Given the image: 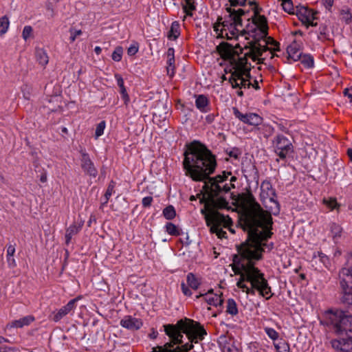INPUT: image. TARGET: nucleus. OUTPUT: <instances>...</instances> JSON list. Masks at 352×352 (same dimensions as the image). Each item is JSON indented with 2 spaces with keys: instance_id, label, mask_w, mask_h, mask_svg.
Returning a JSON list of instances; mask_svg holds the SVG:
<instances>
[{
  "instance_id": "nucleus-22",
  "label": "nucleus",
  "mask_w": 352,
  "mask_h": 352,
  "mask_svg": "<svg viewBox=\"0 0 352 352\" xmlns=\"http://www.w3.org/2000/svg\"><path fill=\"white\" fill-rule=\"evenodd\" d=\"M115 78L116 80L117 85L120 88V94H121V97H122V100H124V104H127L128 102H129L130 98H129V96L126 91V87L124 86L123 78L122 77V76L120 74H116Z\"/></svg>"
},
{
  "instance_id": "nucleus-15",
  "label": "nucleus",
  "mask_w": 352,
  "mask_h": 352,
  "mask_svg": "<svg viewBox=\"0 0 352 352\" xmlns=\"http://www.w3.org/2000/svg\"><path fill=\"white\" fill-rule=\"evenodd\" d=\"M201 296H204L205 300L210 305H213L216 307H219V309H218L219 313H221L222 311L223 299L222 298L221 292H220L219 294H214L213 289H211L205 294H200L199 295L197 296L196 297H197V298H199Z\"/></svg>"
},
{
  "instance_id": "nucleus-53",
  "label": "nucleus",
  "mask_w": 352,
  "mask_h": 352,
  "mask_svg": "<svg viewBox=\"0 0 352 352\" xmlns=\"http://www.w3.org/2000/svg\"><path fill=\"white\" fill-rule=\"evenodd\" d=\"M153 199L151 196L145 197L142 200V204L144 208H148L151 206Z\"/></svg>"
},
{
  "instance_id": "nucleus-59",
  "label": "nucleus",
  "mask_w": 352,
  "mask_h": 352,
  "mask_svg": "<svg viewBox=\"0 0 352 352\" xmlns=\"http://www.w3.org/2000/svg\"><path fill=\"white\" fill-rule=\"evenodd\" d=\"M14 253H15V246L13 245H8L6 256H14Z\"/></svg>"
},
{
  "instance_id": "nucleus-41",
  "label": "nucleus",
  "mask_w": 352,
  "mask_h": 352,
  "mask_svg": "<svg viewBox=\"0 0 352 352\" xmlns=\"http://www.w3.org/2000/svg\"><path fill=\"white\" fill-rule=\"evenodd\" d=\"M116 186V182L111 180L107 187V189L105 192L104 197H105V201L104 204H107L110 198V197L112 195V194L115 192L114 188Z\"/></svg>"
},
{
  "instance_id": "nucleus-16",
  "label": "nucleus",
  "mask_w": 352,
  "mask_h": 352,
  "mask_svg": "<svg viewBox=\"0 0 352 352\" xmlns=\"http://www.w3.org/2000/svg\"><path fill=\"white\" fill-rule=\"evenodd\" d=\"M331 346L340 352H352V331L348 337H340L338 340H333Z\"/></svg>"
},
{
  "instance_id": "nucleus-31",
  "label": "nucleus",
  "mask_w": 352,
  "mask_h": 352,
  "mask_svg": "<svg viewBox=\"0 0 352 352\" xmlns=\"http://www.w3.org/2000/svg\"><path fill=\"white\" fill-rule=\"evenodd\" d=\"M226 313L232 316L238 314V307L235 300L232 298H229L226 302Z\"/></svg>"
},
{
  "instance_id": "nucleus-21",
  "label": "nucleus",
  "mask_w": 352,
  "mask_h": 352,
  "mask_svg": "<svg viewBox=\"0 0 352 352\" xmlns=\"http://www.w3.org/2000/svg\"><path fill=\"white\" fill-rule=\"evenodd\" d=\"M166 71L167 74L170 78H173L175 73V50L173 47H169L166 52Z\"/></svg>"
},
{
  "instance_id": "nucleus-32",
  "label": "nucleus",
  "mask_w": 352,
  "mask_h": 352,
  "mask_svg": "<svg viewBox=\"0 0 352 352\" xmlns=\"http://www.w3.org/2000/svg\"><path fill=\"white\" fill-rule=\"evenodd\" d=\"M166 232L171 236H180L182 233L181 229L171 222L166 223L165 226Z\"/></svg>"
},
{
  "instance_id": "nucleus-29",
  "label": "nucleus",
  "mask_w": 352,
  "mask_h": 352,
  "mask_svg": "<svg viewBox=\"0 0 352 352\" xmlns=\"http://www.w3.org/2000/svg\"><path fill=\"white\" fill-rule=\"evenodd\" d=\"M188 285L192 289L196 290L199 288L201 281L192 273H189L186 277Z\"/></svg>"
},
{
  "instance_id": "nucleus-8",
  "label": "nucleus",
  "mask_w": 352,
  "mask_h": 352,
  "mask_svg": "<svg viewBox=\"0 0 352 352\" xmlns=\"http://www.w3.org/2000/svg\"><path fill=\"white\" fill-rule=\"evenodd\" d=\"M206 226L210 228L212 234H216L219 239L226 238V232L222 228H229L232 225V221L228 215L221 213L210 212L204 217Z\"/></svg>"
},
{
  "instance_id": "nucleus-46",
  "label": "nucleus",
  "mask_w": 352,
  "mask_h": 352,
  "mask_svg": "<svg viewBox=\"0 0 352 352\" xmlns=\"http://www.w3.org/2000/svg\"><path fill=\"white\" fill-rule=\"evenodd\" d=\"M33 29L30 25H26L24 27L22 32V37L25 41H27L29 38L32 36Z\"/></svg>"
},
{
  "instance_id": "nucleus-6",
  "label": "nucleus",
  "mask_w": 352,
  "mask_h": 352,
  "mask_svg": "<svg viewBox=\"0 0 352 352\" xmlns=\"http://www.w3.org/2000/svg\"><path fill=\"white\" fill-rule=\"evenodd\" d=\"M248 4L252 6L253 15L251 18H248V24L245 28H239V34L241 35L248 34L254 36L258 34L261 37H265L268 34V23L267 18L261 14L263 8H261L255 0L250 1Z\"/></svg>"
},
{
  "instance_id": "nucleus-3",
  "label": "nucleus",
  "mask_w": 352,
  "mask_h": 352,
  "mask_svg": "<svg viewBox=\"0 0 352 352\" xmlns=\"http://www.w3.org/2000/svg\"><path fill=\"white\" fill-rule=\"evenodd\" d=\"M272 40L274 48H270L267 45H262L258 41H251L250 45L245 46V50L248 52L243 54V49L239 46H233L228 43H221L217 47V50L221 57L229 61L233 72L228 79L229 82L233 88L249 89L251 87V75L252 69L251 63L248 62V58H251L253 61H257L258 64L263 63L266 59L264 54L267 52L271 54L270 58L274 56V52L279 51V43Z\"/></svg>"
},
{
  "instance_id": "nucleus-52",
  "label": "nucleus",
  "mask_w": 352,
  "mask_h": 352,
  "mask_svg": "<svg viewBox=\"0 0 352 352\" xmlns=\"http://www.w3.org/2000/svg\"><path fill=\"white\" fill-rule=\"evenodd\" d=\"M227 153L230 157H233L236 160L239 159V156L241 155V152L238 148H233Z\"/></svg>"
},
{
  "instance_id": "nucleus-54",
  "label": "nucleus",
  "mask_w": 352,
  "mask_h": 352,
  "mask_svg": "<svg viewBox=\"0 0 352 352\" xmlns=\"http://www.w3.org/2000/svg\"><path fill=\"white\" fill-rule=\"evenodd\" d=\"M138 52V45H131L127 50V54L129 56H133Z\"/></svg>"
},
{
  "instance_id": "nucleus-37",
  "label": "nucleus",
  "mask_w": 352,
  "mask_h": 352,
  "mask_svg": "<svg viewBox=\"0 0 352 352\" xmlns=\"http://www.w3.org/2000/svg\"><path fill=\"white\" fill-rule=\"evenodd\" d=\"M301 63L307 68H311L314 67V58L311 55H303L300 56Z\"/></svg>"
},
{
  "instance_id": "nucleus-64",
  "label": "nucleus",
  "mask_w": 352,
  "mask_h": 352,
  "mask_svg": "<svg viewBox=\"0 0 352 352\" xmlns=\"http://www.w3.org/2000/svg\"><path fill=\"white\" fill-rule=\"evenodd\" d=\"M251 87H253L256 90L260 89V86L258 85V82L256 80H254V82H252Z\"/></svg>"
},
{
  "instance_id": "nucleus-26",
  "label": "nucleus",
  "mask_w": 352,
  "mask_h": 352,
  "mask_svg": "<svg viewBox=\"0 0 352 352\" xmlns=\"http://www.w3.org/2000/svg\"><path fill=\"white\" fill-rule=\"evenodd\" d=\"M36 59L39 65L45 67L49 62V56L46 51L42 48L36 50Z\"/></svg>"
},
{
  "instance_id": "nucleus-11",
  "label": "nucleus",
  "mask_w": 352,
  "mask_h": 352,
  "mask_svg": "<svg viewBox=\"0 0 352 352\" xmlns=\"http://www.w3.org/2000/svg\"><path fill=\"white\" fill-rule=\"evenodd\" d=\"M340 300L343 304L352 305V279L351 276H340Z\"/></svg>"
},
{
  "instance_id": "nucleus-23",
  "label": "nucleus",
  "mask_w": 352,
  "mask_h": 352,
  "mask_svg": "<svg viewBox=\"0 0 352 352\" xmlns=\"http://www.w3.org/2000/svg\"><path fill=\"white\" fill-rule=\"evenodd\" d=\"M34 320L35 318L32 315H29L19 318V320H13L9 325L11 328H22L25 326L30 325Z\"/></svg>"
},
{
  "instance_id": "nucleus-2",
  "label": "nucleus",
  "mask_w": 352,
  "mask_h": 352,
  "mask_svg": "<svg viewBox=\"0 0 352 352\" xmlns=\"http://www.w3.org/2000/svg\"><path fill=\"white\" fill-rule=\"evenodd\" d=\"M216 156L199 140H193L185 145L182 166L185 175L194 182H204V190L208 198L217 197L230 190L229 184L221 186L210 177L217 168Z\"/></svg>"
},
{
  "instance_id": "nucleus-47",
  "label": "nucleus",
  "mask_w": 352,
  "mask_h": 352,
  "mask_svg": "<svg viewBox=\"0 0 352 352\" xmlns=\"http://www.w3.org/2000/svg\"><path fill=\"white\" fill-rule=\"evenodd\" d=\"M106 126V122L105 121H101L100 123H98L96 126L95 135L96 138H98L100 136H101L104 133V130Z\"/></svg>"
},
{
  "instance_id": "nucleus-51",
  "label": "nucleus",
  "mask_w": 352,
  "mask_h": 352,
  "mask_svg": "<svg viewBox=\"0 0 352 352\" xmlns=\"http://www.w3.org/2000/svg\"><path fill=\"white\" fill-rule=\"evenodd\" d=\"M319 30L318 38L320 40L327 39L328 36L327 28L326 26H321L320 27Z\"/></svg>"
},
{
  "instance_id": "nucleus-45",
  "label": "nucleus",
  "mask_w": 352,
  "mask_h": 352,
  "mask_svg": "<svg viewBox=\"0 0 352 352\" xmlns=\"http://www.w3.org/2000/svg\"><path fill=\"white\" fill-rule=\"evenodd\" d=\"M81 228V226H77L76 224L74 223L66 230V232L69 235L74 236L80 231Z\"/></svg>"
},
{
  "instance_id": "nucleus-43",
  "label": "nucleus",
  "mask_w": 352,
  "mask_h": 352,
  "mask_svg": "<svg viewBox=\"0 0 352 352\" xmlns=\"http://www.w3.org/2000/svg\"><path fill=\"white\" fill-rule=\"evenodd\" d=\"M245 352H265V351L259 346L256 342H252L246 349Z\"/></svg>"
},
{
  "instance_id": "nucleus-35",
  "label": "nucleus",
  "mask_w": 352,
  "mask_h": 352,
  "mask_svg": "<svg viewBox=\"0 0 352 352\" xmlns=\"http://www.w3.org/2000/svg\"><path fill=\"white\" fill-rule=\"evenodd\" d=\"M163 215L164 217L168 219V220H172L173 219L175 216H176V211H175V208L170 205V206H166L164 210H163Z\"/></svg>"
},
{
  "instance_id": "nucleus-12",
  "label": "nucleus",
  "mask_w": 352,
  "mask_h": 352,
  "mask_svg": "<svg viewBox=\"0 0 352 352\" xmlns=\"http://www.w3.org/2000/svg\"><path fill=\"white\" fill-rule=\"evenodd\" d=\"M216 197L207 198L206 200L204 198L200 199V202H205V208L201 210V214H210V212H214L216 213H220L217 211L218 209L226 208L228 206V202L226 199L222 197L215 198Z\"/></svg>"
},
{
  "instance_id": "nucleus-36",
  "label": "nucleus",
  "mask_w": 352,
  "mask_h": 352,
  "mask_svg": "<svg viewBox=\"0 0 352 352\" xmlns=\"http://www.w3.org/2000/svg\"><path fill=\"white\" fill-rule=\"evenodd\" d=\"M276 352H290L289 344L284 340H280L274 344Z\"/></svg>"
},
{
  "instance_id": "nucleus-44",
  "label": "nucleus",
  "mask_w": 352,
  "mask_h": 352,
  "mask_svg": "<svg viewBox=\"0 0 352 352\" xmlns=\"http://www.w3.org/2000/svg\"><path fill=\"white\" fill-rule=\"evenodd\" d=\"M69 33H70L69 42L71 43H72L76 41V39L78 36H80L82 34V32L80 30H76L74 28H71L69 29Z\"/></svg>"
},
{
  "instance_id": "nucleus-58",
  "label": "nucleus",
  "mask_w": 352,
  "mask_h": 352,
  "mask_svg": "<svg viewBox=\"0 0 352 352\" xmlns=\"http://www.w3.org/2000/svg\"><path fill=\"white\" fill-rule=\"evenodd\" d=\"M268 239L269 238H267L266 239H263V240L262 239L261 241V244L262 245L263 250H264L265 248H267L269 250H271L273 248V247H274L273 243H271L270 244H267L265 243V241H267L268 240ZM263 251H265V250H263Z\"/></svg>"
},
{
  "instance_id": "nucleus-63",
  "label": "nucleus",
  "mask_w": 352,
  "mask_h": 352,
  "mask_svg": "<svg viewBox=\"0 0 352 352\" xmlns=\"http://www.w3.org/2000/svg\"><path fill=\"white\" fill-rule=\"evenodd\" d=\"M344 96L348 97L350 99V101L352 102V93L350 92V90L345 89L344 91Z\"/></svg>"
},
{
  "instance_id": "nucleus-61",
  "label": "nucleus",
  "mask_w": 352,
  "mask_h": 352,
  "mask_svg": "<svg viewBox=\"0 0 352 352\" xmlns=\"http://www.w3.org/2000/svg\"><path fill=\"white\" fill-rule=\"evenodd\" d=\"M215 117H216V116L214 113L208 114L206 116V118H205L206 122L208 124H211L214 122Z\"/></svg>"
},
{
  "instance_id": "nucleus-13",
  "label": "nucleus",
  "mask_w": 352,
  "mask_h": 352,
  "mask_svg": "<svg viewBox=\"0 0 352 352\" xmlns=\"http://www.w3.org/2000/svg\"><path fill=\"white\" fill-rule=\"evenodd\" d=\"M232 111L236 118L248 125L258 127L263 122V118L256 113H242L236 107H233Z\"/></svg>"
},
{
  "instance_id": "nucleus-40",
  "label": "nucleus",
  "mask_w": 352,
  "mask_h": 352,
  "mask_svg": "<svg viewBox=\"0 0 352 352\" xmlns=\"http://www.w3.org/2000/svg\"><path fill=\"white\" fill-rule=\"evenodd\" d=\"M318 257L320 262L323 263L325 267H328L329 260L327 256L321 252H314L313 254V258Z\"/></svg>"
},
{
  "instance_id": "nucleus-57",
  "label": "nucleus",
  "mask_w": 352,
  "mask_h": 352,
  "mask_svg": "<svg viewBox=\"0 0 352 352\" xmlns=\"http://www.w3.org/2000/svg\"><path fill=\"white\" fill-rule=\"evenodd\" d=\"M18 351V349H16V347L8 346H0V352H16Z\"/></svg>"
},
{
  "instance_id": "nucleus-49",
  "label": "nucleus",
  "mask_w": 352,
  "mask_h": 352,
  "mask_svg": "<svg viewBox=\"0 0 352 352\" xmlns=\"http://www.w3.org/2000/svg\"><path fill=\"white\" fill-rule=\"evenodd\" d=\"M323 203L331 210H333L338 206V202L335 198H330L329 199H324Z\"/></svg>"
},
{
  "instance_id": "nucleus-7",
  "label": "nucleus",
  "mask_w": 352,
  "mask_h": 352,
  "mask_svg": "<svg viewBox=\"0 0 352 352\" xmlns=\"http://www.w3.org/2000/svg\"><path fill=\"white\" fill-rule=\"evenodd\" d=\"M322 322L341 337H348L352 331V315L345 314L341 311L327 312Z\"/></svg>"
},
{
  "instance_id": "nucleus-18",
  "label": "nucleus",
  "mask_w": 352,
  "mask_h": 352,
  "mask_svg": "<svg viewBox=\"0 0 352 352\" xmlns=\"http://www.w3.org/2000/svg\"><path fill=\"white\" fill-rule=\"evenodd\" d=\"M120 324L130 331L139 330L143 325L141 319L134 318L131 316H125L120 322Z\"/></svg>"
},
{
  "instance_id": "nucleus-4",
  "label": "nucleus",
  "mask_w": 352,
  "mask_h": 352,
  "mask_svg": "<svg viewBox=\"0 0 352 352\" xmlns=\"http://www.w3.org/2000/svg\"><path fill=\"white\" fill-rule=\"evenodd\" d=\"M165 334L169 341L163 346H157L152 352H188L193 349V343H198L204 339L207 331L199 322L184 318L175 324L163 325Z\"/></svg>"
},
{
  "instance_id": "nucleus-60",
  "label": "nucleus",
  "mask_w": 352,
  "mask_h": 352,
  "mask_svg": "<svg viewBox=\"0 0 352 352\" xmlns=\"http://www.w3.org/2000/svg\"><path fill=\"white\" fill-rule=\"evenodd\" d=\"M322 1H323V3H324L325 8L327 10H331V9L333 5L334 0H322Z\"/></svg>"
},
{
  "instance_id": "nucleus-5",
  "label": "nucleus",
  "mask_w": 352,
  "mask_h": 352,
  "mask_svg": "<svg viewBox=\"0 0 352 352\" xmlns=\"http://www.w3.org/2000/svg\"><path fill=\"white\" fill-rule=\"evenodd\" d=\"M247 0H229L230 5H226V10L228 13L224 17L218 16L216 23L213 25L214 31L219 38L231 40L237 38L239 35V28L243 27V17L249 13L242 8L236 10L232 7L243 6Z\"/></svg>"
},
{
  "instance_id": "nucleus-24",
  "label": "nucleus",
  "mask_w": 352,
  "mask_h": 352,
  "mask_svg": "<svg viewBox=\"0 0 352 352\" xmlns=\"http://www.w3.org/2000/svg\"><path fill=\"white\" fill-rule=\"evenodd\" d=\"M256 131L264 138L268 139L274 133V128L268 124H262L256 128Z\"/></svg>"
},
{
  "instance_id": "nucleus-27",
  "label": "nucleus",
  "mask_w": 352,
  "mask_h": 352,
  "mask_svg": "<svg viewBox=\"0 0 352 352\" xmlns=\"http://www.w3.org/2000/svg\"><path fill=\"white\" fill-rule=\"evenodd\" d=\"M182 5L186 14L192 16L193 12L196 10L195 0H183Z\"/></svg>"
},
{
  "instance_id": "nucleus-19",
  "label": "nucleus",
  "mask_w": 352,
  "mask_h": 352,
  "mask_svg": "<svg viewBox=\"0 0 352 352\" xmlns=\"http://www.w3.org/2000/svg\"><path fill=\"white\" fill-rule=\"evenodd\" d=\"M78 298H74L70 300L67 305L62 307L60 309L53 312L52 320L54 322L60 321L63 317L67 315L71 311L75 309Z\"/></svg>"
},
{
  "instance_id": "nucleus-38",
  "label": "nucleus",
  "mask_w": 352,
  "mask_h": 352,
  "mask_svg": "<svg viewBox=\"0 0 352 352\" xmlns=\"http://www.w3.org/2000/svg\"><path fill=\"white\" fill-rule=\"evenodd\" d=\"M340 276H351L352 279V257H350L347 261V267H343L340 271Z\"/></svg>"
},
{
  "instance_id": "nucleus-28",
  "label": "nucleus",
  "mask_w": 352,
  "mask_h": 352,
  "mask_svg": "<svg viewBox=\"0 0 352 352\" xmlns=\"http://www.w3.org/2000/svg\"><path fill=\"white\" fill-rule=\"evenodd\" d=\"M287 51L291 58L294 59L300 58L301 52H300V46L296 41L293 42L287 47Z\"/></svg>"
},
{
  "instance_id": "nucleus-14",
  "label": "nucleus",
  "mask_w": 352,
  "mask_h": 352,
  "mask_svg": "<svg viewBox=\"0 0 352 352\" xmlns=\"http://www.w3.org/2000/svg\"><path fill=\"white\" fill-rule=\"evenodd\" d=\"M80 153L81 155V168L86 175L95 178L98 175V170L90 159L89 155L86 152L85 149H80Z\"/></svg>"
},
{
  "instance_id": "nucleus-34",
  "label": "nucleus",
  "mask_w": 352,
  "mask_h": 352,
  "mask_svg": "<svg viewBox=\"0 0 352 352\" xmlns=\"http://www.w3.org/2000/svg\"><path fill=\"white\" fill-rule=\"evenodd\" d=\"M10 25V21L7 16H3L0 18V36L5 34Z\"/></svg>"
},
{
  "instance_id": "nucleus-39",
  "label": "nucleus",
  "mask_w": 352,
  "mask_h": 352,
  "mask_svg": "<svg viewBox=\"0 0 352 352\" xmlns=\"http://www.w3.org/2000/svg\"><path fill=\"white\" fill-rule=\"evenodd\" d=\"M330 231L333 239L340 236L342 232V228L340 226L336 223H332L330 225Z\"/></svg>"
},
{
  "instance_id": "nucleus-42",
  "label": "nucleus",
  "mask_w": 352,
  "mask_h": 352,
  "mask_svg": "<svg viewBox=\"0 0 352 352\" xmlns=\"http://www.w3.org/2000/svg\"><path fill=\"white\" fill-rule=\"evenodd\" d=\"M123 49L120 46L116 47L112 53L111 58L114 61L119 62L122 60Z\"/></svg>"
},
{
  "instance_id": "nucleus-1",
  "label": "nucleus",
  "mask_w": 352,
  "mask_h": 352,
  "mask_svg": "<svg viewBox=\"0 0 352 352\" xmlns=\"http://www.w3.org/2000/svg\"><path fill=\"white\" fill-rule=\"evenodd\" d=\"M237 202L243 208L239 224L247 232L248 237L237 248L239 255L236 254L233 258L232 270L235 274L240 275L236 286L247 294L255 295L257 292L269 300L274 295L272 288L255 264L263 258L261 241L271 238L273 234L272 218L270 213L263 210L250 191L239 194Z\"/></svg>"
},
{
  "instance_id": "nucleus-48",
  "label": "nucleus",
  "mask_w": 352,
  "mask_h": 352,
  "mask_svg": "<svg viewBox=\"0 0 352 352\" xmlns=\"http://www.w3.org/2000/svg\"><path fill=\"white\" fill-rule=\"evenodd\" d=\"M265 332L273 340H276L278 338V333L273 328L266 327L265 328Z\"/></svg>"
},
{
  "instance_id": "nucleus-33",
  "label": "nucleus",
  "mask_w": 352,
  "mask_h": 352,
  "mask_svg": "<svg viewBox=\"0 0 352 352\" xmlns=\"http://www.w3.org/2000/svg\"><path fill=\"white\" fill-rule=\"evenodd\" d=\"M282 6L283 10L290 14H295L296 6L294 7L292 0H282Z\"/></svg>"
},
{
  "instance_id": "nucleus-9",
  "label": "nucleus",
  "mask_w": 352,
  "mask_h": 352,
  "mask_svg": "<svg viewBox=\"0 0 352 352\" xmlns=\"http://www.w3.org/2000/svg\"><path fill=\"white\" fill-rule=\"evenodd\" d=\"M274 151L281 160L294 153V146L292 142L285 135L278 134L272 140Z\"/></svg>"
},
{
  "instance_id": "nucleus-25",
  "label": "nucleus",
  "mask_w": 352,
  "mask_h": 352,
  "mask_svg": "<svg viewBox=\"0 0 352 352\" xmlns=\"http://www.w3.org/2000/svg\"><path fill=\"white\" fill-rule=\"evenodd\" d=\"M180 35V24L178 21H173L170 25V28L167 34L169 40L175 41Z\"/></svg>"
},
{
  "instance_id": "nucleus-50",
  "label": "nucleus",
  "mask_w": 352,
  "mask_h": 352,
  "mask_svg": "<svg viewBox=\"0 0 352 352\" xmlns=\"http://www.w3.org/2000/svg\"><path fill=\"white\" fill-rule=\"evenodd\" d=\"M230 175H231V172L223 171L222 174L213 177V178L215 179L218 182L222 184L228 179Z\"/></svg>"
},
{
  "instance_id": "nucleus-20",
  "label": "nucleus",
  "mask_w": 352,
  "mask_h": 352,
  "mask_svg": "<svg viewBox=\"0 0 352 352\" xmlns=\"http://www.w3.org/2000/svg\"><path fill=\"white\" fill-rule=\"evenodd\" d=\"M195 107L201 113H207L210 111V101L209 98L204 94L195 95Z\"/></svg>"
},
{
  "instance_id": "nucleus-17",
  "label": "nucleus",
  "mask_w": 352,
  "mask_h": 352,
  "mask_svg": "<svg viewBox=\"0 0 352 352\" xmlns=\"http://www.w3.org/2000/svg\"><path fill=\"white\" fill-rule=\"evenodd\" d=\"M318 12L314 11L304 6H297L296 9V15L298 19L303 23L308 22L309 19H316Z\"/></svg>"
},
{
  "instance_id": "nucleus-56",
  "label": "nucleus",
  "mask_w": 352,
  "mask_h": 352,
  "mask_svg": "<svg viewBox=\"0 0 352 352\" xmlns=\"http://www.w3.org/2000/svg\"><path fill=\"white\" fill-rule=\"evenodd\" d=\"M8 265L10 268H14L16 266V261L14 258V256H6Z\"/></svg>"
},
{
  "instance_id": "nucleus-30",
  "label": "nucleus",
  "mask_w": 352,
  "mask_h": 352,
  "mask_svg": "<svg viewBox=\"0 0 352 352\" xmlns=\"http://www.w3.org/2000/svg\"><path fill=\"white\" fill-rule=\"evenodd\" d=\"M340 20L346 24H349L352 21V13L351 9L344 8L340 10Z\"/></svg>"
},
{
  "instance_id": "nucleus-10",
  "label": "nucleus",
  "mask_w": 352,
  "mask_h": 352,
  "mask_svg": "<svg viewBox=\"0 0 352 352\" xmlns=\"http://www.w3.org/2000/svg\"><path fill=\"white\" fill-rule=\"evenodd\" d=\"M261 199H269V201L274 205V206L270 207V212H272L274 215L278 214L280 212V205L278 201L275 199L276 193L271 182L269 180H264L261 183Z\"/></svg>"
},
{
  "instance_id": "nucleus-62",
  "label": "nucleus",
  "mask_w": 352,
  "mask_h": 352,
  "mask_svg": "<svg viewBox=\"0 0 352 352\" xmlns=\"http://www.w3.org/2000/svg\"><path fill=\"white\" fill-rule=\"evenodd\" d=\"M315 19H309L308 22H305L302 24L305 25L307 28H309V26L315 27L317 25V23H315L314 21Z\"/></svg>"
},
{
  "instance_id": "nucleus-55",
  "label": "nucleus",
  "mask_w": 352,
  "mask_h": 352,
  "mask_svg": "<svg viewBox=\"0 0 352 352\" xmlns=\"http://www.w3.org/2000/svg\"><path fill=\"white\" fill-rule=\"evenodd\" d=\"M181 289L182 291V293L186 296H190L192 295V292L190 290V289L186 286V285L184 283H182L181 284Z\"/></svg>"
}]
</instances>
